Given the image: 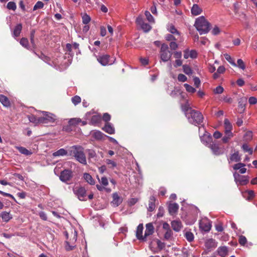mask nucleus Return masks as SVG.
Returning <instances> with one entry per match:
<instances>
[{"instance_id":"obj_52","label":"nucleus","mask_w":257,"mask_h":257,"mask_svg":"<svg viewBox=\"0 0 257 257\" xmlns=\"http://www.w3.org/2000/svg\"><path fill=\"white\" fill-rule=\"evenodd\" d=\"M237 64L236 66H238L239 68H241V69L244 70L245 68V65L241 59H238L237 61Z\"/></svg>"},{"instance_id":"obj_36","label":"nucleus","mask_w":257,"mask_h":257,"mask_svg":"<svg viewBox=\"0 0 257 257\" xmlns=\"http://www.w3.org/2000/svg\"><path fill=\"white\" fill-rule=\"evenodd\" d=\"M29 119L30 121L35 123H42V117H37L36 115H31L29 116Z\"/></svg>"},{"instance_id":"obj_45","label":"nucleus","mask_w":257,"mask_h":257,"mask_svg":"<svg viewBox=\"0 0 257 257\" xmlns=\"http://www.w3.org/2000/svg\"><path fill=\"white\" fill-rule=\"evenodd\" d=\"M224 58H225V59L228 62H229L232 65H233V66H236V64L235 63L233 59L232 58V57H231L230 55H229V54H224Z\"/></svg>"},{"instance_id":"obj_7","label":"nucleus","mask_w":257,"mask_h":257,"mask_svg":"<svg viewBox=\"0 0 257 257\" xmlns=\"http://www.w3.org/2000/svg\"><path fill=\"white\" fill-rule=\"evenodd\" d=\"M97 59L102 65H112L115 61L114 58H110V56L107 55V54L99 56Z\"/></svg>"},{"instance_id":"obj_39","label":"nucleus","mask_w":257,"mask_h":257,"mask_svg":"<svg viewBox=\"0 0 257 257\" xmlns=\"http://www.w3.org/2000/svg\"><path fill=\"white\" fill-rule=\"evenodd\" d=\"M241 148L244 152H248L249 154H252L253 152L252 148L249 147L246 143H244L241 146Z\"/></svg>"},{"instance_id":"obj_29","label":"nucleus","mask_w":257,"mask_h":257,"mask_svg":"<svg viewBox=\"0 0 257 257\" xmlns=\"http://www.w3.org/2000/svg\"><path fill=\"white\" fill-rule=\"evenodd\" d=\"M168 30L170 33L175 35V37L178 38V40H181V37L173 25H170L168 27Z\"/></svg>"},{"instance_id":"obj_37","label":"nucleus","mask_w":257,"mask_h":257,"mask_svg":"<svg viewBox=\"0 0 257 257\" xmlns=\"http://www.w3.org/2000/svg\"><path fill=\"white\" fill-rule=\"evenodd\" d=\"M83 177L85 179V181L87 182V183H89V184L93 185L95 184V181H94L92 176H91V175H89V174H84Z\"/></svg>"},{"instance_id":"obj_64","label":"nucleus","mask_w":257,"mask_h":257,"mask_svg":"<svg viewBox=\"0 0 257 257\" xmlns=\"http://www.w3.org/2000/svg\"><path fill=\"white\" fill-rule=\"evenodd\" d=\"M246 238L244 236H240L239 238V242L240 244L244 245L246 242Z\"/></svg>"},{"instance_id":"obj_42","label":"nucleus","mask_w":257,"mask_h":257,"mask_svg":"<svg viewBox=\"0 0 257 257\" xmlns=\"http://www.w3.org/2000/svg\"><path fill=\"white\" fill-rule=\"evenodd\" d=\"M22 30V26L21 24H19L17 25L15 28V30L13 32V34L15 36H18L21 33V31Z\"/></svg>"},{"instance_id":"obj_11","label":"nucleus","mask_w":257,"mask_h":257,"mask_svg":"<svg viewBox=\"0 0 257 257\" xmlns=\"http://www.w3.org/2000/svg\"><path fill=\"white\" fill-rule=\"evenodd\" d=\"M209 147L211 149L213 153L216 154L217 155L223 154L224 151L223 149L220 148L219 145L216 144V143H211L209 145Z\"/></svg>"},{"instance_id":"obj_20","label":"nucleus","mask_w":257,"mask_h":257,"mask_svg":"<svg viewBox=\"0 0 257 257\" xmlns=\"http://www.w3.org/2000/svg\"><path fill=\"white\" fill-rule=\"evenodd\" d=\"M201 141L205 145H208L209 147L210 144L211 143V138L208 134H204V135L200 137Z\"/></svg>"},{"instance_id":"obj_48","label":"nucleus","mask_w":257,"mask_h":257,"mask_svg":"<svg viewBox=\"0 0 257 257\" xmlns=\"http://www.w3.org/2000/svg\"><path fill=\"white\" fill-rule=\"evenodd\" d=\"M183 71L186 74H192V69H191V67L189 66H187V65H184L183 66Z\"/></svg>"},{"instance_id":"obj_1","label":"nucleus","mask_w":257,"mask_h":257,"mask_svg":"<svg viewBox=\"0 0 257 257\" xmlns=\"http://www.w3.org/2000/svg\"><path fill=\"white\" fill-rule=\"evenodd\" d=\"M187 110L186 116L190 123L197 125L202 122L203 116L201 112L192 109H187Z\"/></svg>"},{"instance_id":"obj_16","label":"nucleus","mask_w":257,"mask_h":257,"mask_svg":"<svg viewBox=\"0 0 257 257\" xmlns=\"http://www.w3.org/2000/svg\"><path fill=\"white\" fill-rule=\"evenodd\" d=\"M144 229V226L143 224H140L137 226V229L136 230V236L138 238V239L140 240H145V234L143 236V232Z\"/></svg>"},{"instance_id":"obj_35","label":"nucleus","mask_w":257,"mask_h":257,"mask_svg":"<svg viewBox=\"0 0 257 257\" xmlns=\"http://www.w3.org/2000/svg\"><path fill=\"white\" fill-rule=\"evenodd\" d=\"M218 254L221 256H225L228 253V249L226 246L219 247L217 249Z\"/></svg>"},{"instance_id":"obj_8","label":"nucleus","mask_w":257,"mask_h":257,"mask_svg":"<svg viewBox=\"0 0 257 257\" xmlns=\"http://www.w3.org/2000/svg\"><path fill=\"white\" fill-rule=\"evenodd\" d=\"M199 228L202 231L208 232L211 228V222L207 218H203L199 223Z\"/></svg>"},{"instance_id":"obj_51","label":"nucleus","mask_w":257,"mask_h":257,"mask_svg":"<svg viewBox=\"0 0 257 257\" xmlns=\"http://www.w3.org/2000/svg\"><path fill=\"white\" fill-rule=\"evenodd\" d=\"M155 198L154 197L152 196L150 198V201L149 204V210L152 211L155 208V204L154 203V201H155Z\"/></svg>"},{"instance_id":"obj_49","label":"nucleus","mask_w":257,"mask_h":257,"mask_svg":"<svg viewBox=\"0 0 257 257\" xmlns=\"http://www.w3.org/2000/svg\"><path fill=\"white\" fill-rule=\"evenodd\" d=\"M247 100V98L246 97H242V98H240L239 101V106L241 107V108H244L245 105V103Z\"/></svg>"},{"instance_id":"obj_46","label":"nucleus","mask_w":257,"mask_h":257,"mask_svg":"<svg viewBox=\"0 0 257 257\" xmlns=\"http://www.w3.org/2000/svg\"><path fill=\"white\" fill-rule=\"evenodd\" d=\"M253 137V133L252 132H250V131H248V132L245 133L243 138L245 141H250L252 139Z\"/></svg>"},{"instance_id":"obj_22","label":"nucleus","mask_w":257,"mask_h":257,"mask_svg":"<svg viewBox=\"0 0 257 257\" xmlns=\"http://www.w3.org/2000/svg\"><path fill=\"white\" fill-rule=\"evenodd\" d=\"M191 13L193 16H198L200 15L202 11V9L198 5H193L191 8Z\"/></svg>"},{"instance_id":"obj_47","label":"nucleus","mask_w":257,"mask_h":257,"mask_svg":"<svg viewBox=\"0 0 257 257\" xmlns=\"http://www.w3.org/2000/svg\"><path fill=\"white\" fill-rule=\"evenodd\" d=\"M184 86L188 92L194 93L196 91L195 88L193 87V86H190V85L188 84V83H184Z\"/></svg>"},{"instance_id":"obj_10","label":"nucleus","mask_w":257,"mask_h":257,"mask_svg":"<svg viewBox=\"0 0 257 257\" xmlns=\"http://www.w3.org/2000/svg\"><path fill=\"white\" fill-rule=\"evenodd\" d=\"M235 181L240 185H245L248 182V177L242 176L235 172L233 174Z\"/></svg>"},{"instance_id":"obj_3","label":"nucleus","mask_w":257,"mask_h":257,"mask_svg":"<svg viewBox=\"0 0 257 257\" xmlns=\"http://www.w3.org/2000/svg\"><path fill=\"white\" fill-rule=\"evenodd\" d=\"M71 153L77 161L82 164H87V160L82 148L80 146H73Z\"/></svg>"},{"instance_id":"obj_33","label":"nucleus","mask_w":257,"mask_h":257,"mask_svg":"<svg viewBox=\"0 0 257 257\" xmlns=\"http://www.w3.org/2000/svg\"><path fill=\"white\" fill-rule=\"evenodd\" d=\"M16 148L21 154H24L25 155L29 156L32 154L31 151L28 150V149H26V148L21 147V146H17Z\"/></svg>"},{"instance_id":"obj_12","label":"nucleus","mask_w":257,"mask_h":257,"mask_svg":"<svg viewBox=\"0 0 257 257\" xmlns=\"http://www.w3.org/2000/svg\"><path fill=\"white\" fill-rule=\"evenodd\" d=\"M74 192L76 195H77L79 200H85L86 196V190L84 187H79L78 188H75Z\"/></svg>"},{"instance_id":"obj_30","label":"nucleus","mask_w":257,"mask_h":257,"mask_svg":"<svg viewBox=\"0 0 257 257\" xmlns=\"http://www.w3.org/2000/svg\"><path fill=\"white\" fill-rule=\"evenodd\" d=\"M225 70L226 69L225 67H224V66H219L217 70V72H215L213 74V77L214 78V79H217V78H218L219 74H223V73H224V72L225 71Z\"/></svg>"},{"instance_id":"obj_43","label":"nucleus","mask_w":257,"mask_h":257,"mask_svg":"<svg viewBox=\"0 0 257 257\" xmlns=\"http://www.w3.org/2000/svg\"><path fill=\"white\" fill-rule=\"evenodd\" d=\"M145 14L147 19L151 24H154L155 23V19L149 11H145Z\"/></svg>"},{"instance_id":"obj_9","label":"nucleus","mask_w":257,"mask_h":257,"mask_svg":"<svg viewBox=\"0 0 257 257\" xmlns=\"http://www.w3.org/2000/svg\"><path fill=\"white\" fill-rule=\"evenodd\" d=\"M136 23L144 32H149L152 29V27L149 24L145 23L142 16H139L136 20Z\"/></svg>"},{"instance_id":"obj_17","label":"nucleus","mask_w":257,"mask_h":257,"mask_svg":"<svg viewBox=\"0 0 257 257\" xmlns=\"http://www.w3.org/2000/svg\"><path fill=\"white\" fill-rule=\"evenodd\" d=\"M146 230L145 232V237L147 238L148 235H151L154 232V227L152 223H148L146 226Z\"/></svg>"},{"instance_id":"obj_2","label":"nucleus","mask_w":257,"mask_h":257,"mask_svg":"<svg viewBox=\"0 0 257 257\" xmlns=\"http://www.w3.org/2000/svg\"><path fill=\"white\" fill-rule=\"evenodd\" d=\"M195 27L200 34H205L209 31L210 25L204 16H200L196 19Z\"/></svg>"},{"instance_id":"obj_5","label":"nucleus","mask_w":257,"mask_h":257,"mask_svg":"<svg viewBox=\"0 0 257 257\" xmlns=\"http://www.w3.org/2000/svg\"><path fill=\"white\" fill-rule=\"evenodd\" d=\"M40 113L43 115L41 116V123H54L57 119L56 115L51 112L42 111Z\"/></svg>"},{"instance_id":"obj_38","label":"nucleus","mask_w":257,"mask_h":257,"mask_svg":"<svg viewBox=\"0 0 257 257\" xmlns=\"http://www.w3.org/2000/svg\"><path fill=\"white\" fill-rule=\"evenodd\" d=\"M225 135L222 137V142L224 143H227L231 138L233 137V133L224 132Z\"/></svg>"},{"instance_id":"obj_60","label":"nucleus","mask_w":257,"mask_h":257,"mask_svg":"<svg viewBox=\"0 0 257 257\" xmlns=\"http://www.w3.org/2000/svg\"><path fill=\"white\" fill-rule=\"evenodd\" d=\"M221 31L220 29L218 26H214L212 30V33L213 35H218Z\"/></svg>"},{"instance_id":"obj_25","label":"nucleus","mask_w":257,"mask_h":257,"mask_svg":"<svg viewBox=\"0 0 257 257\" xmlns=\"http://www.w3.org/2000/svg\"><path fill=\"white\" fill-rule=\"evenodd\" d=\"M103 130L105 132L109 134H113L115 133V129L110 123L107 122L103 127Z\"/></svg>"},{"instance_id":"obj_4","label":"nucleus","mask_w":257,"mask_h":257,"mask_svg":"<svg viewBox=\"0 0 257 257\" xmlns=\"http://www.w3.org/2000/svg\"><path fill=\"white\" fill-rule=\"evenodd\" d=\"M160 55L161 60L163 62H167V61L170 59L172 56V53L169 50L167 45H162L160 51Z\"/></svg>"},{"instance_id":"obj_40","label":"nucleus","mask_w":257,"mask_h":257,"mask_svg":"<svg viewBox=\"0 0 257 257\" xmlns=\"http://www.w3.org/2000/svg\"><path fill=\"white\" fill-rule=\"evenodd\" d=\"M82 23L84 24H88L91 21V18L87 13H82L81 14Z\"/></svg>"},{"instance_id":"obj_41","label":"nucleus","mask_w":257,"mask_h":257,"mask_svg":"<svg viewBox=\"0 0 257 257\" xmlns=\"http://www.w3.org/2000/svg\"><path fill=\"white\" fill-rule=\"evenodd\" d=\"M105 162L109 168H114L117 166L116 162L110 160V159H106Z\"/></svg>"},{"instance_id":"obj_56","label":"nucleus","mask_w":257,"mask_h":257,"mask_svg":"<svg viewBox=\"0 0 257 257\" xmlns=\"http://www.w3.org/2000/svg\"><path fill=\"white\" fill-rule=\"evenodd\" d=\"M20 44L22 45L23 47H26L28 48V41L27 39L26 38H22L21 39Z\"/></svg>"},{"instance_id":"obj_55","label":"nucleus","mask_w":257,"mask_h":257,"mask_svg":"<svg viewBox=\"0 0 257 257\" xmlns=\"http://www.w3.org/2000/svg\"><path fill=\"white\" fill-rule=\"evenodd\" d=\"M81 99L80 96H78V95H75V96L72 97V102L74 104V105H77V104L81 102Z\"/></svg>"},{"instance_id":"obj_44","label":"nucleus","mask_w":257,"mask_h":257,"mask_svg":"<svg viewBox=\"0 0 257 257\" xmlns=\"http://www.w3.org/2000/svg\"><path fill=\"white\" fill-rule=\"evenodd\" d=\"M185 236L186 239L189 241H193L194 239V235L191 231H186L185 233Z\"/></svg>"},{"instance_id":"obj_32","label":"nucleus","mask_w":257,"mask_h":257,"mask_svg":"<svg viewBox=\"0 0 257 257\" xmlns=\"http://www.w3.org/2000/svg\"><path fill=\"white\" fill-rule=\"evenodd\" d=\"M101 119V116L100 115H98V114H95V115H92L91 118L90 123L92 124H96V123H99Z\"/></svg>"},{"instance_id":"obj_6","label":"nucleus","mask_w":257,"mask_h":257,"mask_svg":"<svg viewBox=\"0 0 257 257\" xmlns=\"http://www.w3.org/2000/svg\"><path fill=\"white\" fill-rule=\"evenodd\" d=\"M165 244L158 239H153L150 244V248L153 252H159L164 248Z\"/></svg>"},{"instance_id":"obj_31","label":"nucleus","mask_w":257,"mask_h":257,"mask_svg":"<svg viewBox=\"0 0 257 257\" xmlns=\"http://www.w3.org/2000/svg\"><path fill=\"white\" fill-rule=\"evenodd\" d=\"M67 154V151L64 149H60L56 152H53V157H62V156H65Z\"/></svg>"},{"instance_id":"obj_59","label":"nucleus","mask_w":257,"mask_h":257,"mask_svg":"<svg viewBox=\"0 0 257 257\" xmlns=\"http://www.w3.org/2000/svg\"><path fill=\"white\" fill-rule=\"evenodd\" d=\"M178 79L180 82H185L187 80V78L185 74H178Z\"/></svg>"},{"instance_id":"obj_27","label":"nucleus","mask_w":257,"mask_h":257,"mask_svg":"<svg viewBox=\"0 0 257 257\" xmlns=\"http://www.w3.org/2000/svg\"><path fill=\"white\" fill-rule=\"evenodd\" d=\"M205 245L207 248L210 249L217 246V242L213 239H207L205 242Z\"/></svg>"},{"instance_id":"obj_50","label":"nucleus","mask_w":257,"mask_h":257,"mask_svg":"<svg viewBox=\"0 0 257 257\" xmlns=\"http://www.w3.org/2000/svg\"><path fill=\"white\" fill-rule=\"evenodd\" d=\"M81 121L80 118H71L69 121V123L70 125H76L78 124V123H80Z\"/></svg>"},{"instance_id":"obj_14","label":"nucleus","mask_w":257,"mask_h":257,"mask_svg":"<svg viewBox=\"0 0 257 257\" xmlns=\"http://www.w3.org/2000/svg\"><path fill=\"white\" fill-rule=\"evenodd\" d=\"M122 198L120 197L118 193H115L112 194V200L111 204L112 206H118L121 203H122Z\"/></svg>"},{"instance_id":"obj_15","label":"nucleus","mask_w":257,"mask_h":257,"mask_svg":"<svg viewBox=\"0 0 257 257\" xmlns=\"http://www.w3.org/2000/svg\"><path fill=\"white\" fill-rule=\"evenodd\" d=\"M98 179L101 184V185L97 184L96 188L98 190L102 191L104 189V186H107L108 184V181L106 177H102L100 179L98 178Z\"/></svg>"},{"instance_id":"obj_63","label":"nucleus","mask_w":257,"mask_h":257,"mask_svg":"<svg viewBox=\"0 0 257 257\" xmlns=\"http://www.w3.org/2000/svg\"><path fill=\"white\" fill-rule=\"evenodd\" d=\"M248 102L251 105H253V104L257 103V98L254 96H251L248 99Z\"/></svg>"},{"instance_id":"obj_57","label":"nucleus","mask_w":257,"mask_h":257,"mask_svg":"<svg viewBox=\"0 0 257 257\" xmlns=\"http://www.w3.org/2000/svg\"><path fill=\"white\" fill-rule=\"evenodd\" d=\"M44 6V3L42 2H38L35 4V6L33 8L34 10H37L38 9H41L43 8Z\"/></svg>"},{"instance_id":"obj_23","label":"nucleus","mask_w":257,"mask_h":257,"mask_svg":"<svg viewBox=\"0 0 257 257\" xmlns=\"http://www.w3.org/2000/svg\"><path fill=\"white\" fill-rule=\"evenodd\" d=\"M90 135L94 139H97V140H101L104 137L103 133L99 132V131H93L90 132Z\"/></svg>"},{"instance_id":"obj_62","label":"nucleus","mask_w":257,"mask_h":257,"mask_svg":"<svg viewBox=\"0 0 257 257\" xmlns=\"http://www.w3.org/2000/svg\"><path fill=\"white\" fill-rule=\"evenodd\" d=\"M245 166V164H242V163H238V164L234 165L233 168L234 170H240L241 167Z\"/></svg>"},{"instance_id":"obj_24","label":"nucleus","mask_w":257,"mask_h":257,"mask_svg":"<svg viewBox=\"0 0 257 257\" xmlns=\"http://www.w3.org/2000/svg\"><path fill=\"white\" fill-rule=\"evenodd\" d=\"M224 132L232 133V124L228 119V118H225L224 120Z\"/></svg>"},{"instance_id":"obj_13","label":"nucleus","mask_w":257,"mask_h":257,"mask_svg":"<svg viewBox=\"0 0 257 257\" xmlns=\"http://www.w3.org/2000/svg\"><path fill=\"white\" fill-rule=\"evenodd\" d=\"M72 177V172L70 170H64L63 171L60 176V179L63 182L68 181Z\"/></svg>"},{"instance_id":"obj_34","label":"nucleus","mask_w":257,"mask_h":257,"mask_svg":"<svg viewBox=\"0 0 257 257\" xmlns=\"http://www.w3.org/2000/svg\"><path fill=\"white\" fill-rule=\"evenodd\" d=\"M0 102L4 105V106H10L11 104L9 98L4 95H0Z\"/></svg>"},{"instance_id":"obj_53","label":"nucleus","mask_w":257,"mask_h":257,"mask_svg":"<svg viewBox=\"0 0 257 257\" xmlns=\"http://www.w3.org/2000/svg\"><path fill=\"white\" fill-rule=\"evenodd\" d=\"M7 8L9 10H15L17 9L16 4L13 2H9L7 4Z\"/></svg>"},{"instance_id":"obj_54","label":"nucleus","mask_w":257,"mask_h":257,"mask_svg":"<svg viewBox=\"0 0 257 257\" xmlns=\"http://www.w3.org/2000/svg\"><path fill=\"white\" fill-rule=\"evenodd\" d=\"M224 91V88L222 86H218L216 88H215L213 90V92L215 94H221Z\"/></svg>"},{"instance_id":"obj_26","label":"nucleus","mask_w":257,"mask_h":257,"mask_svg":"<svg viewBox=\"0 0 257 257\" xmlns=\"http://www.w3.org/2000/svg\"><path fill=\"white\" fill-rule=\"evenodd\" d=\"M1 218L5 222H8L9 220L13 218V216L10 212L3 211L1 213Z\"/></svg>"},{"instance_id":"obj_61","label":"nucleus","mask_w":257,"mask_h":257,"mask_svg":"<svg viewBox=\"0 0 257 257\" xmlns=\"http://www.w3.org/2000/svg\"><path fill=\"white\" fill-rule=\"evenodd\" d=\"M100 34L101 36H105L106 35V29L104 26L100 27Z\"/></svg>"},{"instance_id":"obj_58","label":"nucleus","mask_w":257,"mask_h":257,"mask_svg":"<svg viewBox=\"0 0 257 257\" xmlns=\"http://www.w3.org/2000/svg\"><path fill=\"white\" fill-rule=\"evenodd\" d=\"M246 193L248 194V196L247 197L248 200H250V199L254 197V192H253V190H247L246 191Z\"/></svg>"},{"instance_id":"obj_21","label":"nucleus","mask_w":257,"mask_h":257,"mask_svg":"<svg viewBox=\"0 0 257 257\" xmlns=\"http://www.w3.org/2000/svg\"><path fill=\"white\" fill-rule=\"evenodd\" d=\"M171 225L175 231H180L182 227V222L179 220H174L171 222Z\"/></svg>"},{"instance_id":"obj_18","label":"nucleus","mask_w":257,"mask_h":257,"mask_svg":"<svg viewBox=\"0 0 257 257\" xmlns=\"http://www.w3.org/2000/svg\"><path fill=\"white\" fill-rule=\"evenodd\" d=\"M197 56V52L194 50H191V51H189V50H185L184 51V57L185 59H188V58H196Z\"/></svg>"},{"instance_id":"obj_19","label":"nucleus","mask_w":257,"mask_h":257,"mask_svg":"<svg viewBox=\"0 0 257 257\" xmlns=\"http://www.w3.org/2000/svg\"><path fill=\"white\" fill-rule=\"evenodd\" d=\"M179 210V205L177 203H170L169 204V212L171 215L176 213Z\"/></svg>"},{"instance_id":"obj_28","label":"nucleus","mask_w":257,"mask_h":257,"mask_svg":"<svg viewBox=\"0 0 257 257\" xmlns=\"http://www.w3.org/2000/svg\"><path fill=\"white\" fill-rule=\"evenodd\" d=\"M241 158L239 156V154L238 152H235L233 154L230 155L228 161L230 162H239L240 161Z\"/></svg>"}]
</instances>
